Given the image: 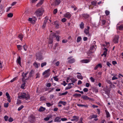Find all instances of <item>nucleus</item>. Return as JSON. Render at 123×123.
Segmentation results:
<instances>
[{
  "instance_id": "f257e3e1",
  "label": "nucleus",
  "mask_w": 123,
  "mask_h": 123,
  "mask_svg": "<svg viewBox=\"0 0 123 123\" xmlns=\"http://www.w3.org/2000/svg\"><path fill=\"white\" fill-rule=\"evenodd\" d=\"M18 98L19 99H28L30 98L29 95L28 94L25 92L19 93L18 95Z\"/></svg>"
},
{
  "instance_id": "473e14b6",
  "label": "nucleus",
  "mask_w": 123,
  "mask_h": 123,
  "mask_svg": "<svg viewBox=\"0 0 123 123\" xmlns=\"http://www.w3.org/2000/svg\"><path fill=\"white\" fill-rule=\"evenodd\" d=\"M13 16V14L11 13H10L7 14V16L8 17L11 18Z\"/></svg>"
},
{
  "instance_id": "4468645a",
  "label": "nucleus",
  "mask_w": 123,
  "mask_h": 123,
  "mask_svg": "<svg viewBox=\"0 0 123 123\" xmlns=\"http://www.w3.org/2000/svg\"><path fill=\"white\" fill-rule=\"evenodd\" d=\"M72 84L73 85H74L73 83H69L68 84V86L66 87V89H68L71 88L72 87V86H71Z\"/></svg>"
},
{
  "instance_id": "0eeeda50",
  "label": "nucleus",
  "mask_w": 123,
  "mask_h": 123,
  "mask_svg": "<svg viewBox=\"0 0 123 123\" xmlns=\"http://www.w3.org/2000/svg\"><path fill=\"white\" fill-rule=\"evenodd\" d=\"M90 27L89 26H87V28H85L84 30V33L86 35H88V36H90V35L89 34V30Z\"/></svg>"
},
{
  "instance_id": "9d476101",
  "label": "nucleus",
  "mask_w": 123,
  "mask_h": 123,
  "mask_svg": "<svg viewBox=\"0 0 123 123\" xmlns=\"http://www.w3.org/2000/svg\"><path fill=\"white\" fill-rule=\"evenodd\" d=\"M50 71V69H49L48 70H45L44 72L43 73V75H44L45 74H47L45 76L47 77H48L50 74L48 73Z\"/></svg>"
},
{
  "instance_id": "9b49d317",
  "label": "nucleus",
  "mask_w": 123,
  "mask_h": 123,
  "mask_svg": "<svg viewBox=\"0 0 123 123\" xmlns=\"http://www.w3.org/2000/svg\"><path fill=\"white\" fill-rule=\"evenodd\" d=\"M103 50H104L105 51L103 53L101 54V56H103L105 57L106 56V55L107 54V49H106V48H104Z\"/></svg>"
},
{
  "instance_id": "ddd939ff",
  "label": "nucleus",
  "mask_w": 123,
  "mask_h": 123,
  "mask_svg": "<svg viewBox=\"0 0 123 123\" xmlns=\"http://www.w3.org/2000/svg\"><path fill=\"white\" fill-rule=\"evenodd\" d=\"M22 84L21 85V87L23 89H25L24 87L25 86V81L24 80V79H23Z\"/></svg>"
},
{
  "instance_id": "39448f33",
  "label": "nucleus",
  "mask_w": 123,
  "mask_h": 123,
  "mask_svg": "<svg viewBox=\"0 0 123 123\" xmlns=\"http://www.w3.org/2000/svg\"><path fill=\"white\" fill-rule=\"evenodd\" d=\"M35 118L32 115H31L29 117L28 120L31 123H32L35 121Z\"/></svg>"
},
{
  "instance_id": "cd10ccee",
  "label": "nucleus",
  "mask_w": 123,
  "mask_h": 123,
  "mask_svg": "<svg viewBox=\"0 0 123 123\" xmlns=\"http://www.w3.org/2000/svg\"><path fill=\"white\" fill-rule=\"evenodd\" d=\"M58 104H62L63 105H65L66 104V103L65 101H60L58 103Z\"/></svg>"
},
{
  "instance_id": "5fc2aeb1",
  "label": "nucleus",
  "mask_w": 123,
  "mask_h": 123,
  "mask_svg": "<svg viewBox=\"0 0 123 123\" xmlns=\"http://www.w3.org/2000/svg\"><path fill=\"white\" fill-rule=\"evenodd\" d=\"M54 80L56 81H58V79L57 78V76H55L53 77Z\"/></svg>"
},
{
  "instance_id": "c9c22d12",
  "label": "nucleus",
  "mask_w": 123,
  "mask_h": 123,
  "mask_svg": "<svg viewBox=\"0 0 123 123\" xmlns=\"http://www.w3.org/2000/svg\"><path fill=\"white\" fill-rule=\"evenodd\" d=\"M81 39V37H78L77 38V42L78 43L80 42Z\"/></svg>"
},
{
  "instance_id": "dca6fc26",
  "label": "nucleus",
  "mask_w": 123,
  "mask_h": 123,
  "mask_svg": "<svg viewBox=\"0 0 123 123\" xmlns=\"http://www.w3.org/2000/svg\"><path fill=\"white\" fill-rule=\"evenodd\" d=\"M61 118L60 117H57L55 118L54 120V122H60L61 121V120H60Z\"/></svg>"
},
{
  "instance_id": "bf43d9fd",
  "label": "nucleus",
  "mask_w": 123,
  "mask_h": 123,
  "mask_svg": "<svg viewBox=\"0 0 123 123\" xmlns=\"http://www.w3.org/2000/svg\"><path fill=\"white\" fill-rule=\"evenodd\" d=\"M4 118L5 121H7L8 119V117L7 116H4Z\"/></svg>"
},
{
  "instance_id": "8fccbe9b",
  "label": "nucleus",
  "mask_w": 123,
  "mask_h": 123,
  "mask_svg": "<svg viewBox=\"0 0 123 123\" xmlns=\"http://www.w3.org/2000/svg\"><path fill=\"white\" fill-rule=\"evenodd\" d=\"M68 93V92L67 91L65 92H64L60 94V95H66Z\"/></svg>"
},
{
  "instance_id": "4d7b16f0",
  "label": "nucleus",
  "mask_w": 123,
  "mask_h": 123,
  "mask_svg": "<svg viewBox=\"0 0 123 123\" xmlns=\"http://www.w3.org/2000/svg\"><path fill=\"white\" fill-rule=\"evenodd\" d=\"M13 120L12 118L10 117L8 120V121L9 122H12Z\"/></svg>"
},
{
  "instance_id": "423d86ee",
  "label": "nucleus",
  "mask_w": 123,
  "mask_h": 123,
  "mask_svg": "<svg viewBox=\"0 0 123 123\" xmlns=\"http://www.w3.org/2000/svg\"><path fill=\"white\" fill-rule=\"evenodd\" d=\"M50 36H53L52 37H56V39L58 41H59V38L60 36L58 35H56L55 33H52L51 34Z\"/></svg>"
},
{
  "instance_id": "7c9ffc66",
  "label": "nucleus",
  "mask_w": 123,
  "mask_h": 123,
  "mask_svg": "<svg viewBox=\"0 0 123 123\" xmlns=\"http://www.w3.org/2000/svg\"><path fill=\"white\" fill-rule=\"evenodd\" d=\"M28 21L30 22L31 23H34L35 21L34 20H33L31 18H29L28 19Z\"/></svg>"
},
{
  "instance_id": "4c0bfd02",
  "label": "nucleus",
  "mask_w": 123,
  "mask_h": 123,
  "mask_svg": "<svg viewBox=\"0 0 123 123\" xmlns=\"http://www.w3.org/2000/svg\"><path fill=\"white\" fill-rule=\"evenodd\" d=\"M18 37L21 40H22V38L23 37V36L22 34H20L18 36Z\"/></svg>"
},
{
  "instance_id": "f3484780",
  "label": "nucleus",
  "mask_w": 123,
  "mask_h": 123,
  "mask_svg": "<svg viewBox=\"0 0 123 123\" xmlns=\"http://www.w3.org/2000/svg\"><path fill=\"white\" fill-rule=\"evenodd\" d=\"M33 65L35 68H38L40 65V63H38L36 62H35L33 63Z\"/></svg>"
},
{
  "instance_id": "37998d69",
  "label": "nucleus",
  "mask_w": 123,
  "mask_h": 123,
  "mask_svg": "<svg viewBox=\"0 0 123 123\" xmlns=\"http://www.w3.org/2000/svg\"><path fill=\"white\" fill-rule=\"evenodd\" d=\"M27 74H28V73H23L22 74V76L23 77V79H24V78L26 77V75Z\"/></svg>"
},
{
  "instance_id": "a878e982",
  "label": "nucleus",
  "mask_w": 123,
  "mask_h": 123,
  "mask_svg": "<svg viewBox=\"0 0 123 123\" xmlns=\"http://www.w3.org/2000/svg\"><path fill=\"white\" fill-rule=\"evenodd\" d=\"M73 118H74L75 121H77L79 119V117L76 116H74L73 117Z\"/></svg>"
},
{
  "instance_id": "e2e57ef3",
  "label": "nucleus",
  "mask_w": 123,
  "mask_h": 123,
  "mask_svg": "<svg viewBox=\"0 0 123 123\" xmlns=\"http://www.w3.org/2000/svg\"><path fill=\"white\" fill-rule=\"evenodd\" d=\"M117 79H118V78L117 77H116L115 76H114L112 78V80H117Z\"/></svg>"
},
{
  "instance_id": "bb28decb",
  "label": "nucleus",
  "mask_w": 123,
  "mask_h": 123,
  "mask_svg": "<svg viewBox=\"0 0 123 123\" xmlns=\"http://www.w3.org/2000/svg\"><path fill=\"white\" fill-rule=\"evenodd\" d=\"M17 46L18 49V50H21L22 49V47L21 45H17Z\"/></svg>"
},
{
  "instance_id": "7ed1b4c3",
  "label": "nucleus",
  "mask_w": 123,
  "mask_h": 123,
  "mask_svg": "<svg viewBox=\"0 0 123 123\" xmlns=\"http://www.w3.org/2000/svg\"><path fill=\"white\" fill-rule=\"evenodd\" d=\"M110 91L107 89H105L104 90V92L102 93V94L105 98H106L109 97Z\"/></svg>"
},
{
  "instance_id": "e433bc0d",
  "label": "nucleus",
  "mask_w": 123,
  "mask_h": 123,
  "mask_svg": "<svg viewBox=\"0 0 123 123\" xmlns=\"http://www.w3.org/2000/svg\"><path fill=\"white\" fill-rule=\"evenodd\" d=\"M23 49L25 51H26L27 48V46L26 45H25L23 46Z\"/></svg>"
},
{
  "instance_id": "680f3d73",
  "label": "nucleus",
  "mask_w": 123,
  "mask_h": 123,
  "mask_svg": "<svg viewBox=\"0 0 123 123\" xmlns=\"http://www.w3.org/2000/svg\"><path fill=\"white\" fill-rule=\"evenodd\" d=\"M105 13L106 15H108L109 14L110 12L109 11H108L107 10H106L105 11Z\"/></svg>"
},
{
  "instance_id": "412c9836",
  "label": "nucleus",
  "mask_w": 123,
  "mask_h": 123,
  "mask_svg": "<svg viewBox=\"0 0 123 123\" xmlns=\"http://www.w3.org/2000/svg\"><path fill=\"white\" fill-rule=\"evenodd\" d=\"M17 63L19 64L21 66V58L20 56H19L18 58L17 59Z\"/></svg>"
},
{
  "instance_id": "c85d7f7f",
  "label": "nucleus",
  "mask_w": 123,
  "mask_h": 123,
  "mask_svg": "<svg viewBox=\"0 0 123 123\" xmlns=\"http://www.w3.org/2000/svg\"><path fill=\"white\" fill-rule=\"evenodd\" d=\"M45 110V108L41 107L39 109V111L40 112L43 111Z\"/></svg>"
},
{
  "instance_id": "b1692460",
  "label": "nucleus",
  "mask_w": 123,
  "mask_h": 123,
  "mask_svg": "<svg viewBox=\"0 0 123 123\" xmlns=\"http://www.w3.org/2000/svg\"><path fill=\"white\" fill-rule=\"evenodd\" d=\"M46 18H45V20L43 24V25L42 27L43 28H44L46 26V24L47 21V19H46Z\"/></svg>"
},
{
  "instance_id": "69168bd1",
  "label": "nucleus",
  "mask_w": 123,
  "mask_h": 123,
  "mask_svg": "<svg viewBox=\"0 0 123 123\" xmlns=\"http://www.w3.org/2000/svg\"><path fill=\"white\" fill-rule=\"evenodd\" d=\"M90 79L92 82H94V79L92 77H91L90 78Z\"/></svg>"
},
{
  "instance_id": "864d4df0",
  "label": "nucleus",
  "mask_w": 123,
  "mask_h": 123,
  "mask_svg": "<svg viewBox=\"0 0 123 123\" xmlns=\"http://www.w3.org/2000/svg\"><path fill=\"white\" fill-rule=\"evenodd\" d=\"M51 117H46L44 119V120L45 121H48Z\"/></svg>"
},
{
  "instance_id": "f704fd0d",
  "label": "nucleus",
  "mask_w": 123,
  "mask_h": 123,
  "mask_svg": "<svg viewBox=\"0 0 123 123\" xmlns=\"http://www.w3.org/2000/svg\"><path fill=\"white\" fill-rule=\"evenodd\" d=\"M80 27L81 29H83L84 27V24L83 22H81L80 25Z\"/></svg>"
},
{
  "instance_id": "338daca9",
  "label": "nucleus",
  "mask_w": 123,
  "mask_h": 123,
  "mask_svg": "<svg viewBox=\"0 0 123 123\" xmlns=\"http://www.w3.org/2000/svg\"><path fill=\"white\" fill-rule=\"evenodd\" d=\"M66 20L67 19L66 18H64L62 19V22H66Z\"/></svg>"
},
{
  "instance_id": "c756f323",
  "label": "nucleus",
  "mask_w": 123,
  "mask_h": 123,
  "mask_svg": "<svg viewBox=\"0 0 123 123\" xmlns=\"http://www.w3.org/2000/svg\"><path fill=\"white\" fill-rule=\"evenodd\" d=\"M77 105L78 106L80 107H87V106L86 105H83L80 104H77Z\"/></svg>"
},
{
  "instance_id": "58836bf2",
  "label": "nucleus",
  "mask_w": 123,
  "mask_h": 123,
  "mask_svg": "<svg viewBox=\"0 0 123 123\" xmlns=\"http://www.w3.org/2000/svg\"><path fill=\"white\" fill-rule=\"evenodd\" d=\"M55 27L57 28H58L59 27V25L57 23V22L56 21L55 22Z\"/></svg>"
},
{
  "instance_id": "2f4dec72",
  "label": "nucleus",
  "mask_w": 123,
  "mask_h": 123,
  "mask_svg": "<svg viewBox=\"0 0 123 123\" xmlns=\"http://www.w3.org/2000/svg\"><path fill=\"white\" fill-rule=\"evenodd\" d=\"M77 78L79 79H80L81 80H82L83 79V78L82 77L81 74H79V75H77Z\"/></svg>"
},
{
  "instance_id": "20e7f679",
  "label": "nucleus",
  "mask_w": 123,
  "mask_h": 123,
  "mask_svg": "<svg viewBox=\"0 0 123 123\" xmlns=\"http://www.w3.org/2000/svg\"><path fill=\"white\" fill-rule=\"evenodd\" d=\"M73 56H70L69 57L68 59V62L70 63H72L74 62L75 61V60L74 58H72Z\"/></svg>"
},
{
  "instance_id": "c03bdc74",
  "label": "nucleus",
  "mask_w": 123,
  "mask_h": 123,
  "mask_svg": "<svg viewBox=\"0 0 123 123\" xmlns=\"http://www.w3.org/2000/svg\"><path fill=\"white\" fill-rule=\"evenodd\" d=\"M43 3V1L42 0H41L40 2L38 3L37 4V6H40L41 5H42Z\"/></svg>"
},
{
  "instance_id": "72a5a7b5",
  "label": "nucleus",
  "mask_w": 123,
  "mask_h": 123,
  "mask_svg": "<svg viewBox=\"0 0 123 123\" xmlns=\"http://www.w3.org/2000/svg\"><path fill=\"white\" fill-rule=\"evenodd\" d=\"M55 2L56 5H59L61 2L60 0H56L55 1Z\"/></svg>"
},
{
  "instance_id": "de8ad7c7",
  "label": "nucleus",
  "mask_w": 123,
  "mask_h": 123,
  "mask_svg": "<svg viewBox=\"0 0 123 123\" xmlns=\"http://www.w3.org/2000/svg\"><path fill=\"white\" fill-rule=\"evenodd\" d=\"M46 104L47 106L48 107H49L51 106L52 105V104H51L50 103H46Z\"/></svg>"
},
{
  "instance_id": "0e129e2a",
  "label": "nucleus",
  "mask_w": 123,
  "mask_h": 123,
  "mask_svg": "<svg viewBox=\"0 0 123 123\" xmlns=\"http://www.w3.org/2000/svg\"><path fill=\"white\" fill-rule=\"evenodd\" d=\"M83 91L84 92H87L88 91V89L86 88H85L83 89Z\"/></svg>"
},
{
  "instance_id": "13d9d810",
  "label": "nucleus",
  "mask_w": 123,
  "mask_h": 123,
  "mask_svg": "<svg viewBox=\"0 0 123 123\" xmlns=\"http://www.w3.org/2000/svg\"><path fill=\"white\" fill-rule=\"evenodd\" d=\"M67 119L66 118H62L61 119V120L63 121H67Z\"/></svg>"
},
{
  "instance_id": "f03ea898",
  "label": "nucleus",
  "mask_w": 123,
  "mask_h": 123,
  "mask_svg": "<svg viewBox=\"0 0 123 123\" xmlns=\"http://www.w3.org/2000/svg\"><path fill=\"white\" fill-rule=\"evenodd\" d=\"M44 10L43 8H41L38 9L35 12V14L37 17L42 16L43 12Z\"/></svg>"
},
{
  "instance_id": "6e6552de",
  "label": "nucleus",
  "mask_w": 123,
  "mask_h": 123,
  "mask_svg": "<svg viewBox=\"0 0 123 123\" xmlns=\"http://www.w3.org/2000/svg\"><path fill=\"white\" fill-rule=\"evenodd\" d=\"M119 38V37L118 35H116L114 37L113 42L115 43H117L118 42V39Z\"/></svg>"
},
{
  "instance_id": "49530a36",
  "label": "nucleus",
  "mask_w": 123,
  "mask_h": 123,
  "mask_svg": "<svg viewBox=\"0 0 123 123\" xmlns=\"http://www.w3.org/2000/svg\"><path fill=\"white\" fill-rule=\"evenodd\" d=\"M83 118H82L81 117L80 118V120L77 123H83L82 122Z\"/></svg>"
},
{
  "instance_id": "ea45409f",
  "label": "nucleus",
  "mask_w": 123,
  "mask_h": 123,
  "mask_svg": "<svg viewBox=\"0 0 123 123\" xmlns=\"http://www.w3.org/2000/svg\"><path fill=\"white\" fill-rule=\"evenodd\" d=\"M70 80H71V81L72 82V83H74L77 80L76 79L74 78L71 79H70Z\"/></svg>"
},
{
  "instance_id": "3c124183",
  "label": "nucleus",
  "mask_w": 123,
  "mask_h": 123,
  "mask_svg": "<svg viewBox=\"0 0 123 123\" xmlns=\"http://www.w3.org/2000/svg\"><path fill=\"white\" fill-rule=\"evenodd\" d=\"M6 96L7 97V98H10V96L9 94L7 92H6Z\"/></svg>"
},
{
  "instance_id": "aec40b11",
  "label": "nucleus",
  "mask_w": 123,
  "mask_h": 123,
  "mask_svg": "<svg viewBox=\"0 0 123 123\" xmlns=\"http://www.w3.org/2000/svg\"><path fill=\"white\" fill-rule=\"evenodd\" d=\"M81 98H83L85 100L90 99V98L87 96L86 95L82 96Z\"/></svg>"
},
{
  "instance_id": "6ab92c4d",
  "label": "nucleus",
  "mask_w": 123,
  "mask_h": 123,
  "mask_svg": "<svg viewBox=\"0 0 123 123\" xmlns=\"http://www.w3.org/2000/svg\"><path fill=\"white\" fill-rule=\"evenodd\" d=\"M36 56L37 57V59L39 60H41L43 59L42 57L40 55H39L38 53H37L36 54Z\"/></svg>"
},
{
  "instance_id": "4be33fe9",
  "label": "nucleus",
  "mask_w": 123,
  "mask_h": 123,
  "mask_svg": "<svg viewBox=\"0 0 123 123\" xmlns=\"http://www.w3.org/2000/svg\"><path fill=\"white\" fill-rule=\"evenodd\" d=\"M50 37L49 40V43L51 44L53 42V37H52L53 36H50Z\"/></svg>"
},
{
  "instance_id": "a18cd8bd",
  "label": "nucleus",
  "mask_w": 123,
  "mask_h": 123,
  "mask_svg": "<svg viewBox=\"0 0 123 123\" xmlns=\"http://www.w3.org/2000/svg\"><path fill=\"white\" fill-rule=\"evenodd\" d=\"M97 117V116L96 115H94L92 116H90V117H91L90 118L92 119V118H96Z\"/></svg>"
},
{
  "instance_id": "774afa93",
  "label": "nucleus",
  "mask_w": 123,
  "mask_h": 123,
  "mask_svg": "<svg viewBox=\"0 0 123 123\" xmlns=\"http://www.w3.org/2000/svg\"><path fill=\"white\" fill-rule=\"evenodd\" d=\"M59 61H57L55 63V65L58 66L59 65Z\"/></svg>"
},
{
  "instance_id": "052dcab7",
  "label": "nucleus",
  "mask_w": 123,
  "mask_h": 123,
  "mask_svg": "<svg viewBox=\"0 0 123 123\" xmlns=\"http://www.w3.org/2000/svg\"><path fill=\"white\" fill-rule=\"evenodd\" d=\"M46 86L47 87H50L51 86V84L50 83H47L46 84Z\"/></svg>"
},
{
  "instance_id": "09e8293b",
  "label": "nucleus",
  "mask_w": 123,
  "mask_h": 123,
  "mask_svg": "<svg viewBox=\"0 0 123 123\" xmlns=\"http://www.w3.org/2000/svg\"><path fill=\"white\" fill-rule=\"evenodd\" d=\"M24 106L23 105H21V106L19 107L18 109V111H20L23 108Z\"/></svg>"
},
{
  "instance_id": "f8f14e48",
  "label": "nucleus",
  "mask_w": 123,
  "mask_h": 123,
  "mask_svg": "<svg viewBox=\"0 0 123 123\" xmlns=\"http://www.w3.org/2000/svg\"><path fill=\"white\" fill-rule=\"evenodd\" d=\"M96 46L92 45L90 48L91 51L92 52H93L95 50Z\"/></svg>"
},
{
  "instance_id": "a211bd4d",
  "label": "nucleus",
  "mask_w": 123,
  "mask_h": 123,
  "mask_svg": "<svg viewBox=\"0 0 123 123\" xmlns=\"http://www.w3.org/2000/svg\"><path fill=\"white\" fill-rule=\"evenodd\" d=\"M102 67V65L101 64H99L96 65L94 68L95 70H97L98 67L101 68Z\"/></svg>"
},
{
  "instance_id": "a19ab883",
  "label": "nucleus",
  "mask_w": 123,
  "mask_h": 123,
  "mask_svg": "<svg viewBox=\"0 0 123 123\" xmlns=\"http://www.w3.org/2000/svg\"><path fill=\"white\" fill-rule=\"evenodd\" d=\"M97 1L96 0L92 2L91 3L92 5H95L97 3Z\"/></svg>"
},
{
  "instance_id": "6e6d98bb",
  "label": "nucleus",
  "mask_w": 123,
  "mask_h": 123,
  "mask_svg": "<svg viewBox=\"0 0 123 123\" xmlns=\"http://www.w3.org/2000/svg\"><path fill=\"white\" fill-rule=\"evenodd\" d=\"M9 103H8L4 104V106L5 107H7Z\"/></svg>"
},
{
  "instance_id": "5701e85b",
  "label": "nucleus",
  "mask_w": 123,
  "mask_h": 123,
  "mask_svg": "<svg viewBox=\"0 0 123 123\" xmlns=\"http://www.w3.org/2000/svg\"><path fill=\"white\" fill-rule=\"evenodd\" d=\"M118 25H117V29H118L120 30H122L123 29V25H122L120 26H118Z\"/></svg>"
},
{
  "instance_id": "1a4fd4ad",
  "label": "nucleus",
  "mask_w": 123,
  "mask_h": 123,
  "mask_svg": "<svg viewBox=\"0 0 123 123\" xmlns=\"http://www.w3.org/2000/svg\"><path fill=\"white\" fill-rule=\"evenodd\" d=\"M91 61L89 59H85L81 60L80 61V63H87Z\"/></svg>"
},
{
  "instance_id": "393cba45",
  "label": "nucleus",
  "mask_w": 123,
  "mask_h": 123,
  "mask_svg": "<svg viewBox=\"0 0 123 123\" xmlns=\"http://www.w3.org/2000/svg\"><path fill=\"white\" fill-rule=\"evenodd\" d=\"M105 111L106 114V117L107 118L110 117V115L109 112L106 110H105Z\"/></svg>"
},
{
  "instance_id": "79ce46f5",
  "label": "nucleus",
  "mask_w": 123,
  "mask_h": 123,
  "mask_svg": "<svg viewBox=\"0 0 123 123\" xmlns=\"http://www.w3.org/2000/svg\"><path fill=\"white\" fill-rule=\"evenodd\" d=\"M46 62H44L42 63L41 64V67L43 68L44 66H46Z\"/></svg>"
},
{
  "instance_id": "2eb2a0df",
  "label": "nucleus",
  "mask_w": 123,
  "mask_h": 123,
  "mask_svg": "<svg viewBox=\"0 0 123 123\" xmlns=\"http://www.w3.org/2000/svg\"><path fill=\"white\" fill-rule=\"evenodd\" d=\"M64 17L68 18H70L71 16V14L68 12L66 13L64 15Z\"/></svg>"
},
{
  "instance_id": "603ef678",
  "label": "nucleus",
  "mask_w": 123,
  "mask_h": 123,
  "mask_svg": "<svg viewBox=\"0 0 123 123\" xmlns=\"http://www.w3.org/2000/svg\"><path fill=\"white\" fill-rule=\"evenodd\" d=\"M50 89L49 90L48 92H53V91L54 90V88H49Z\"/></svg>"
}]
</instances>
